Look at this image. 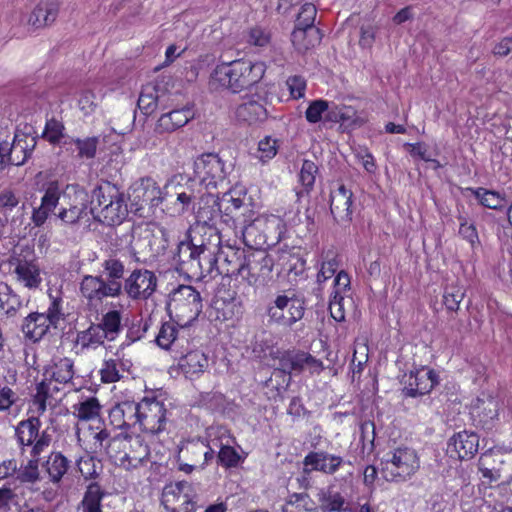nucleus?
<instances>
[{
    "label": "nucleus",
    "mask_w": 512,
    "mask_h": 512,
    "mask_svg": "<svg viewBox=\"0 0 512 512\" xmlns=\"http://www.w3.org/2000/svg\"><path fill=\"white\" fill-rule=\"evenodd\" d=\"M246 200L247 194L242 190H229L221 197L207 193L202 197L204 206L197 208L196 215L200 220L207 222L220 214L222 221L231 227L237 236L238 223L254 212Z\"/></svg>",
    "instance_id": "nucleus-1"
},
{
    "label": "nucleus",
    "mask_w": 512,
    "mask_h": 512,
    "mask_svg": "<svg viewBox=\"0 0 512 512\" xmlns=\"http://www.w3.org/2000/svg\"><path fill=\"white\" fill-rule=\"evenodd\" d=\"M264 73L265 65L262 62L235 60L218 64L211 74V82L239 93L257 84Z\"/></svg>",
    "instance_id": "nucleus-2"
},
{
    "label": "nucleus",
    "mask_w": 512,
    "mask_h": 512,
    "mask_svg": "<svg viewBox=\"0 0 512 512\" xmlns=\"http://www.w3.org/2000/svg\"><path fill=\"white\" fill-rule=\"evenodd\" d=\"M420 468L417 452L409 447H397L381 459V473L389 482L403 483Z\"/></svg>",
    "instance_id": "nucleus-3"
},
{
    "label": "nucleus",
    "mask_w": 512,
    "mask_h": 512,
    "mask_svg": "<svg viewBox=\"0 0 512 512\" xmlns=\"http://www.w3.org/2000/svg\"><path fill=\"white\" fill-rule=\"evenodd\" d=\"M198 183L195 180H188L185 183L169 181L164 186V200L166 207L173 205L174 212L177 214H184L188 211H195L196 204L204 206L202 197L207 193L201 194L200 190L196 189Z\"/></svg>",
    "instance_id": "nucleus-4"
},
{
    "label": "nucleus",
    "mask_w": 512,
    "mask_h": 512,
    "mask_svg": "<svg viewBox=\"0 0 512 512\" xmlns=\"http://www.w3.org/2000/svg\"><path fill=\"white\" fill-rule=\"evenodd\" d=\"M41 421L37 416L21 420L15 427V438L21 454L31 447V457L40 456L52 443V434L48 430L40 432Z\"/></svg>",
    "instance_id": "nucleus-5"
},
{
    "label": "nucleus",
    "mask_w": 512,
    "mask_h": 512,
    "mask_svg": "<svg viewBox=\"0 0 512 512\" xmlns=\"http://www.w3.org/2000/svg\"><path fill=\"white\" fill-rule=\"evenodd\" d=\"M200 293L192 286L181 285L170 295L168 310L186 322L194 321L202 312Z\"/></svg>",
    "instance_id": "nucleus-6"
},
{
    "label": "nucleus",
    "mask_w": 512,
    "mask_h": 512,
    "mask_svg": "<svg viewBox=\"0 0 512 512\" xmlns=\"http://www.w3.org/2000/svg\"><path fill=\"white\" fill-rule=\"evenodd\" d=\"M304 312V300L292 292L278 295L274 300V304L268 308L270 320L285 327H292L301 320Z\"/></svg>",
    "instance_id": "nucleus-7"
},
{
    "label": "nucleus",
    "mask_w": 512,
    "mask_h": 512,
    "mask_svg": "<svg viewBox=\"0 0 512 512\" xmlns=\"http://www.w3.org/2000/svg\"><path fill=\"white\" fill-rule=\"evenodd\" d=\"M197 494L191 483L179 481L163 489L161 503L168 512H194Z\"/></svg>",
    "instance_id": "nucleus-8"
},
{
    "label": "nucleus",
    "mask_w": 512,
    "mask_h": 512,
    "mask_svg": "<svg viewBox=\"0 0 512 512\" xmlns=\"http://www.w3.org/2000/svg\"><path fill=\"white\" fill-rule=\"evenodd\" d=\"M275 260L265 250H248L241 278L249 285L266 284L272 278Z\"/></svg>",
    "instance_id": "nucleus-9"
},
{
    "label": "nucleus",
    "mask_w": 512,
    "mask_h": 512,
    "mask_svg": "<svg viewBox=\"0 0 512 512\" xmlns=\"http://www.w3.org/2000/svg\"><path fill=\"white\" fill-rule=\"evenodd\" d=\"M274 360L278 361V367L275 369V372L289 375L291 373L300 374L306 368L311 373H319L323 370L321 360L299 349L278 350L275 352Z\"/></svg>",
    "instance_id": "nucleus-10"
},
{
    "label": "nucleus",
    "mask_w": 512,
    "mask_h": 512,
    "mask_svg": "<svg viewBox=\"0 0 512 512\" xmlns=\"http://www.w3.org/2000/svg\"><path fill=\"white\" fill-rule=\"evenodd\" d=\"M275 222H279V219L274 216L250 213L238 223L237 235L241 234L243 242L249 250H263L262 246L267 241L265 227Z\"/></svg>",
    "instance_id": "nucleus-11"
},
{
    "label": "nucleus",
    "mask_w": 512,
    "mask_h": 512,
    "mask_svg": "<svg viewBox=\"0 0 512 512\" xmlns=\"http://www.w3.org/2000/svg\"><path fill=\"white\" fill-rule=\"evenodd\" d=\"M166 412L162 401L145 397L137 402V424L143 432L158 434L165 429Z\"/></svg>",
    "instance_id": "nucleus-12"
},
{
    "label": "nucleus",
    "mask_w": 512,
    "mask_h": 512,
    "mask_svg": "<svg viewBox=\"0 0 512 512\" xmlns=\"http://www.w3.org/2000/svg\"><path fill=\"white\" fill-rule=\"evenodd\" d=\"M194 173L198 186L203 184L206 188H216L224 182L230 171L217 154L206 153L195 160Z\"/></svg>",
    "instance_id": "nucleus-13"
},
{
    "label": "nucleus",
    "mask_w": 512,
    "mask_h": 512,
    "mask_svg": "<svg viewBox=\"0 0 512 512\" xmlns=\"http://www.w3.org/2000/svg\"><path fill=\"white\" fill-rule=\"evenodd\" d=\"M80 293L87 300V305L96 306L103 299L120 296V286L113 281H106L102 276H83L80 282Z\"/></svg>",
    "instance_id": "nucleus-14"
},
{
    "label": "nucleus",
    "mask_w": 512,
    "mask_h": 512,
    "mask_svg": "<svg viewBox=\"0 0 512 512\" xmlns=\"http://www.w3.org/2000/svg\"><path fill=\"white\" fill-rule=\"evenodd\" d=\"M500 399L488 392H482L471 406V415L476 425L483 429H492L499 420Z\"/></svg>",
    "instance_id": "nucleus-15"
},
{
    "label": "nucleus",
    "mask_w": 512,
    "mask_h": 512,
    "mask_svg": "<svg viewBox=\"0 0 512 512\" xmlns=\"http://www.w3.org/2000/svg\"><path fill=\"white\" fill-rule=\"evenodd\" d=\"M438 382L439 376L434 370L422 367L403 375L401 379L402 394L412 398L423 396L430 393Z\"/></svg>",
    "instance_id": "nucleus-16"
},
{
    "label": "nucleus",
    "mask_w": 512,
    "mask_h": 512,
    "mask_svg": "<svg viewBox=\"0 0 512 512\" xmlns=\"http://www.w3.org/2000/svg\"><path fill=\"white\" fill-rule=\"evenodd\" d=\"M157 288V277L147 269H134L125 279L122 289L132 300H147Z\"/></svg>",
    "instance_id": "nucleus-17"
},
{
    "label": "nucleus",
    "mask_w": 512,
    "mask_h": 512,
    "mask_svg": "<svg viewBox=\"0 0 512 512\" xmlns=\"http://www.w3.org/2000/svg\"><path fill=\"white\" fill-rule=\"evenodd\" d=\"M346 464L341 456L330 454L327 451H311L303 459V471L309 474L312 471L321 472L325 475H334Z\"/></svg>",
    "instance_id": "nucleus-18"
},
{
    "label": "nucleus",
    "mask_w": 512,
    "mask_h": 512,
    "mask_svg": "<svg viewBox=\"0 0 512 512\" xmlns=\"http://www.w3.org/2000/svg\"><path fill=\"white\" fill-rule=\"evenodd\" d=\"M134 200L142 199V202L132 203L131 211L139 216H143L145 206L156 207L165 203L164 188L157 186L151 178H142L139 183L133 187Z\"/></svg>",
    "instance_id": "nucleus-19"
},
{
    "label": "nucleus",
    "mask_w": 512,
    "mask_h": 512,
    "mask_svg": "<svg viewBox=\"0 0 512 512\" xmlns=\"http://www.w3.org/2000/svg\"><path fill=\"white\" fill-rule=\"evenodd\" d=\"M198 222L187 232V238L192 246L198 247L200 252L218 250L221 244V236L217 228L209 225L210 221H203L199 218Z\"/></svg>",
    "instance_id": "nucleus-20"
},
{
    "label": "nucleus",
    "mask_w": 512,
    "mask_h": 512,
    "mask_svg": "<svg viewBox=\"0 0 512 512\" xmlns=\"http://www.w3.org/2000/svg\"><path fill=\"white\" fill-rule=\"evenodd\" d=\"M176 354L178 355L175 356L177 367L187 378L198 377L209 367V358L201 350H189L184 345V348L177 350Z\"/></svg>",
    "instance_id": "nucleus-21"
},
{
    "label": "nucleus",
    "mask_w": 512,
    "mask_h": 512,
    "mask_svg": "<svg viewBox=\"0 0 512 512\" xmlns=\"http://www.w3.org/2000/svg\"><path fill=\"white\" fill-rule=\"evenodd\" d=\"M353 193L344 185H340L330 194V211L334 220L340 225L352 221Z\"/></svg>",
    "instance_id": "nucleus-22"
},
{
    "label": "nucleus",
    "mask_w": 512,
    "mask_h": 512,
    "mask_svg": "<svg viewBox=\"0 0 512 512\" xmlns=\"http://www.w3.org/2000/svg\"><path fill=\"white\" fill-rule=\"evenodd\" d=\"M220 273L226 276H241L248 251L242 248L227 245L218 248Z\"/></svg>",
    "instance_id": "nucleus-23"
},
{
    "label": "nucleus",
    "mask_w": 512,
    "mask_h": 512,
    "mask_svg": "<svg viewBox=\"0 0 512 512\" xmlns=\"http://www.w3.org/2000/svg\"><path fill=\"white\" fill-rule=\"evenodd\" d=\"M91 214L99 222L112 226L121 224L126 218L128 209L125 203L124 194L119 193V197L112 200L111 203L105 204L104 209H98L97 207H91Z\"/></svg>",
    "instance_id": "nucleus-24"
},
{
    "label": "nucleus",
    "mask_w": 512,
    "mask_h": 512,
    "mask_svg": "<svg viewBox=\"0 0 512 512\" xmlns=\"http://www.w3.org/2000/svg\"><path fill=\"white\" fill-rule=\"evenodd\" d=\"M193 118L194 112L189 107L171 110L159 117L154 132L159 135L172 133L185 126Z\"/></svg>",
    "instance_id": "nucleus-25"
},
{
    "label": "nucleus",
    "mask_w": 512,
    "mask_h": 512,
    "mask_svg": "<svg viewBox=\"0 0 512 512\" xmlns=\"http://www.w3.org/2000/svg\"><path fill=\"white\" fill-rule=\"evenodd\" d=\"M478 447L479 436L466 430L454 434L448 442V451L454 452L460 460L472 458Z\"/></svg>",
    "instance_id": "nucleus-26"
},
{
    "label": "nucleus",
    "mask_w": 512,
    "mask_h": 512,
    "mask_svg": "<svg viewBox=\"0 0 512 512\" xmlns=\"http://www.w3.org/2000/svg\"><path fill=\"white\" fill-rule=\"evenodd\" d=\"M109 423L116 429L128 430L137 424V402L123 401L109 411Z\"/></svg>",
    "instance_id": "nucleus-27"
},
{
    "label": "nucleus",
    "mask_w": 512,
    "mask_h": 512,
    "mask_svg": "<svg viewBox=\"0 0 512 512\" xmlns=\"http://www.w3.org/2000/svg\"><path fill=\"white\" fill-rule=\"evenodd\" d=\"M184 332L183 327L178 328L173 322H165L159 330L156 343L165 350L173 348L176 353L177 350L183 349L185 344H189Z\"/></svg>",
    "instance_id": "nucleus-28"
},
{
    "label": "nucleus",
    "mask_w": 512,
    "mask_h": 512,
    "mask_svg": "<svg viewBox=\"0 0 512 512\" xmlns=\"http://www.w3.org/2000/svg\"><path fill=\"white\" fill-rule=\"evenodd\" d=\"M60 5L59 0H40L29 17V24L35 28L52 25L58 17Z\"/></svg>",
    "instance_id": "nucleus-29"
},
{
    "label": "nucleus",
    "mask_w": 512,
    "mask_h": 512,
    "mask_svg": "<svg viewBox=\"0 0 512 512\" xmlns=\"http://www.w3.org/2000/svg\"><path fill=\"white\" fill-rule=\"evenodd\" d=\"M166 91L159 84L148 83L142 87L137 106L145 115H151L163 102Z\"/></svg>",
    "instance_id": "nucleus-30"
},
{
    "label": "nucleus",
    "mask_w": 512,
    "mask_h": 512,
    "mask_svg": "<svg viewBox=\"0 0 512 512\" xmlns=\"http://www.w3.org/2000/svg\"><path fill=\"white\" fill-rule=\"evenodd\" d=\"M235 118L241 123L253 125L267 118V110L259 101L247 98L236 107Z\"/></svg>",
    "instance_id": "nucleus-31"
},
{
    "label": "nucleus",
    "mask_w": 512,
    "mask_h": 512,
    "mask_svg": "<svg viewBox=\"0 0 512 512\" xmlns=\"http://www.w3.org/2000/svg\"><path fill=\"white\" fill-rule=\"evenodd\" d=\"M54 324L45 313L33 312L25 317L22 331L27 338L36 342L43 338Z\"/></svg>",
    "instance_id": "nucleus-32"
},
{
    "label": "nucleus",
    "mask_w": 512,
    "mask_h": 512,
    "mask_svg": "<svg viewBox=\"0 0 512 512\" xmlns=\"http://www.w3.org/2000/svg\"><path fill=\"white\" fill-rule=\"evenodd\" d=\"M200 254V249L196 247V245L192 246L188 238L180 241L177 245V251L174 254L177 269L191 274L192 270H197L196 262Z\"/></svg>",
    "instance_id": "nucleus-33"
},
{
    "label": "nucleus",
    "mask_w": 512,
    "mask_h": 512,
    "mask_svg": "<svg viewBox=\"0 0 512 512\" xmlns=\"http://www.w3.org/2000/svg\"><path fill=\"white\" fill-rule=\"evenodd\" d=\"M125 454L127 455L124 468L130 470L132 468H137L147 460L150 455V450L140 435L129 434L128 448Z\"/></svg>",
    "instance_id": "nucleus-34"
},
{
    "label": "nucleus",
    "mask_w": 512,
    "mask_h": 512,
    "mask_svg": "<svg viewBox=\"0 0 512 512\" xmlns=\"http://www.w3.org/2000/svg\"><path fill=\"white\" fill-rule=\"evenodd\" d=\"M36 146V139L25 134H16L11 144L8 165L20 166L30 157Z\"/></svg>",
    "instance_id": "nucleus-35"
},
{
    "label": "nucleus",
    "mask_w": 512,
    "mask_h": 512,
    "mask_svg": "<svg viewBox=\"0 0 512 512\" xmlns=\"http://www.w3.org/2000/svg\"><path fill=\"white\" fill-rule=\"evenodd\" d=\"M291 37L295 49L300 53H305L319 45L322 39L321 32L317 27H295Z\"/></svg>",
    "instance_id": "nucleus-36"
},
{
    "label": "nucleus",
    "mask_w": 512,
    "mask_h": 512,
    "mask_svg": "<svg viewBox=\"0 0 512 512\" xmlns=\"http://www.w3.org/2000/svg\"><path fill=\"white\" fill-rule=\"evenodd\" d=\"M317 500L319 502L318 509L322 512H343L346 510L345 498L335 491L334 485H329L319 489L317 493Z\"/></svg>",
    "instance_id": "nucleus-37"
},
{
    "label": "nucleus",
    "mask_w": 512,
    "mask_h": 512,
    "mask_svg": "<svg viewBox=\"0 0 512 512\" xmlns=\"http://www.w3.org/2000/svg\"><path fill=\"white\" fill-rule=\"evenodd\" d=\"M71 461L61 452L53 451L42 464L49 480L53 484H59L70 468Z\"/></svg>",
    "instance_id": "nucleus-38"
},
{
    "label": "nucleus",
    "mask_w": 512,
    "mask_h": 512,
    "mask_svg": "<svg viewBox=\"0 0 512 512\" xmlns=\"http://www.w3.org/2000/svg\"><path fill=\"white\" fill-rule=\"evenodd\" d=\"M141 235L144 239L149 240L150 250L154 254L164 253L171 240V232L164 227H151L147 225L141 230Z\"/></svg>",
    "instance_id": "nucleus-39"
},
{
    "label": "nucleus",
    "mask_w": 512,
    "mask_h": 512,
    "mask_svg": "<svg viewBox=\"0 0 512 512\" xmlns=\"http://www.w3.org/2000/svg\"><path fill=\"white\" fill-rule=\"evenodd\" d=\"M106 496V491L97 482L90 483L83 498L78 505L81 512H102V500Z\"/></svg>",
    "instance_id": "nucleus-40"
},
{
    "label": "nucleus",
    "mask_w": 512,
    "mask_h": 512,
    "mask_svg": "<svg viewBox=\"0 0 512 512\" xmlns=\"http://www.w3.org/2000/svg\"><path fill=\"white\" fill-rule=\"evenodd\" d=\"M218 250L204 251L200 254L196 264L197 270H192L191 275L197 278L213 277L220 273Z\"/></svg>",
    "instance_id": "nucleus-41"
},
{
    "label": "nucleus",
    "mask_w": 512,
    "mask_h": 512,
    "mask_svg": "<svg viewBox=\"0 0 512 512\" xmlns=\"http://www.w3.org/2000/svg\"><path fill=\"white\" fill-rule=\"evenodd\" d=\"M74 374V362L68 357L55 359L45 371V375H49L52 380L60 384L70 383Z\"/></svg>",
    "instance_id": "nucleus-42"
},
{
    "label": "nucleus",
    "mask_w": 512,
    "mask_h": 512,
    "mask_svg": "<svg viewBox=\"0 0 512 512\" xmlns=\"http://www.w3.org/2000/svg\"><path fill=\"white\" fill-rule=\"evenodd\" d=\"M128 436L127 432L119 433L106 444V455L115 465L123 468L127 455L125 453L128 448Z\"/></svg>",
    "instance_id": "nucleus-43"
},
{
    "label": "nucleus",
    "mask_w": 512,
    "mask_h": 512,
    "mask_svg": "<svg viewBox=\"0 0 512 512\" xmlns=\"http://www.w3.org/2000/svg\"><path fill=\"white\" fill-rule=\"evenodd\" d=\"M281 512H318V505L307 493H293L282 505Z\"/></svg>",
    "instance_id": "nucleus-44"
},
{
    "label": "nucleus",
    "mask_w": 512,
    "mask_h": 512,
    "mask_svg": "<svg viewBox=\"0 0 512 512\" xmlns=\"http://www.w3.org/2000/svg\"><path fill=\"white\" fill-rule=\"evenodd\" d=\"M105 340H107V337L98 323H91L86 330L78 332L76 338V342L83 349L97 348L103 345Z\"/></svg>",
    "instance_id": "nucleus-45"
},
{
    "label": "nucleus",
    "mask_w": 512,
    "mask_h": 512,
    "mask_svg": "<svg viewBox=\"0 0 512 512\" xmlns=\"http://www.w3.org/2000/svg\"><path fill=\"white\" fill-rule=\"evenodd\" d=\"M18 280L28 288H37L41 283L40 271L37 265L28 261H20L15 267Z\"/></svg>",
    "instance_id": "nucleus-46"
},
{
    "label": "nucleus",
    "mask_w": 512,
    "mask_h": 512,
    "mask_svg": "<svg viewBox=\"0 0 512 512\" xmlns=\"http://www.w3.org/2000/svg\"><path fill=\"white\" fill-rule=\"evenodd\" d=\"M98 324L103 329L107 340L113 341L122 331V314L118 310H109L103 314Z\"/></svg>",
    "instance_id": "nucleus-47"
},
{
    "label": "nucleus",
    "mask_w": 512,
    "mask_h": 512,
    "mask_svg": "<svg viewBox=\"0 0 512 512\" xmlns=\"http://www.w3.org/2000/svg\"><path fill=\"white\" fill-rule=\"evenodd\" d=\"M121 191L114 184L103 181L97 185L92 191V204L97 203L98 209H104L105 204H109L112 200L119 197Z\"/></svg>",
    "instance_id": "nucleus-48"
},
{
    "label": "nucleus",
    "mask_w": 512,
    "mask_h": 512,
    "mask_svg": "<svg viewBox=\"0 0 512 512\" xmlns=\"http://www.w3.org/2000/svg\"><path fill=\"white\" fill-rule=\"evenodd\" d=\"M207 434V447L215 451H221L228 444L235 443V438L230 434L229 430L222 426L209 428Z\"/></svg>",
    "instance_id": "nucleus-49"
},
{
    "label": "nucleus",
    "mask_w": 512,
    "mask_h": 512,
    "mask_svg": "<svg viewBox=\"0 0 512 512\" xmlns=\"http://www.w3.org/2000/svg\"><path fill=\"white\" fill-rule=\"evenodd\" d=\"M22 306V301L19 296L13 292L11 287L1 282L0 283V308L7 315H14L17 310Z\"/></svg>",
    "instance_id": "nucleus-50"
},
{
    "label": "nucleus",
    "mask_w": 512,
    "mask_h": 512,
    "mask_svg": "<svg viewBox=\"0 0 512 512\" xmlns=\"http://www.w3.org/2000/svg\"><path fill=\"white\" fill-rule=\"evenodd\" d=\"M102 267L106 275V278L104 279L106 281H113L117 285H119L120 294H122V283L120 280L123 278L125 272L124 263L117 257L110 256L109 258L103 261Z\"/></svg>",
    "instance_id": "nucleus-51"
},
{
    "label": "nucleus",
    "mask_w": 512,
    "mask_h": 512,
    "mask_svg": "<svg viewBox=\"0 0 512 512\" xmlns=\"http://www.w3.org/2000/svg\"><path fill=\"white\" fill-rule=\"evenodd\" d=\"M74 413L80 421H89L99 416L101 405L97 398L90 397L73 406Z\"/></svg>",
    "instance_id": "nucleus-52"
},
{
    "label": "nucleus",
    "mask_w": 512,
    "mask_h": 512,
    "mask_svg": "<svg viewBox=\"0 0 512 512\" xmlns=\"http://www.w3.org/2000/svg\"><path fill=\"white\" fill-rule=\"evenodd\" d=\"M470 190L473 192L475 197L480 201L481 205L493 210H500L503 207V202L505 201V197L502 196L499 192L493 190H487L485 188H477Z\"/></svg>",
    "instance_id": "nucleus-53"
},
{
    "label": "nucleus",
    "mask_w": 512,
    "mask_h": 512,
    "mask_svg": "<svg viewBox=\"0 0 512 512\" xmlns=\"http://www.w3.org/2000/svg\"><path fill=\"white\" fill-rule=\"evenodd\" d=\"M39 457L40 456L31 457L24 466L18 468L17 479L21 483L34 484L41 480Z\"/></svg>",
    "instance_id": "nucleus-54"
},
{
    "label": "nucleus",
    "mask_w": 512,
    "mask_h": 512,
    "mask_svg": "<svg viewBox=\"0 0 512 512\" xmlns=\"http://www.w3.org/2000/svg\"><path fill=\"white\" fill-rule=\"evenodd\" d=\"M98 142L97 137H88L85 139H72L70 142L65 141L64 145L73 144L76 147L79 158L92 159L96 155Z\"/></svg>",
    "instance_id": "nucleus-55"
},
{
    "label": "nucleus",
    "mask_w": 512,
    "mask_h": 512,
    "mask_svg": "<svg viewBox=\"0 0 512 512\" xmlns=\"http://www.w3.org/2000/svg\"><path fill=\"white\" fill-rule=\"evenodd\" d=\"M318 173V166L311 160H304L301 166L299 180L304 187L305 191L308 192L312 189L316 174Z\"/></svg>",
    "instance_id": "nucleus-56"
},
{
    "label": "nucleus",
    "mask_w": 512,
    "mask_h": 512,
    "mask_svg": "<svg viewBox=\"0 0 512 512\" xmlns=\"http://www.w3.org/2000/svg\"><path fill=\"white\" fill-rule=\"evenodd\" d=\"M87 214L86 201L77 205H72L69 208H62L58 217L66 224L77 223L84 215Z\"/></svg>",
    "instance_id": "nucleus-57"
},
{
    "label": "nucleus",
    "mask_w": 512,
    "mask_h": 512,
    "mask_svg": "<svg viewBox=\"0 0 512 512\" xmlns=\"http://www.w3.org/2000/svg\"><path fill=\"white\" fill-rule=\"evenodd\" d=\"M328 110V101L318 99L310 102L305 112V118L310 124L324 121V115Z\"/></svg>",
    "instance_id": "nucleus-58"
},
{
    "label": "nucleus",
    "mask_w": 512,
    "mask_h": 512,
    "mask_svg": "<svg viewBox=\"0 0 512 512\" xmlns=\"http://www.w3.org/2000/svg\"><path fill=\"white\" fill-rule=\"evenodd\" d=\"M465 296L463 288L450 286L445 289L443 295V303L447 310L455 312L459 309V305Z\"/></svg>",
    "instance_id": "nucleus-59"
},
{
    "label": "nucleus",
    "mask_w": 512,
    "mask_h": 512,
    "mask_svg": "<svg viewBox=\"0 0 512 512\" xmlns=\"http://www.w3.org/2000/svg\"><path fill=\"white\" fill-rule=\"evenodd\" d=\"M232 445L233 444H228V446L217 452V462L223 467H236L241 460V456Z\"/></svg>",
    "instance_id": "nucleus-60"
},
{
    "label": "nucleus",
    "mask_w": 512,
    "mask_h": 512,
    "mask_svg": "<svg viewBox=\"0 0 512 512\" xmlns=\"http://www.w3.org/2000/svg\"><path fill=\"white\" fill-rule=\"evenodd\" d=\"M316 14H317L316 6L312 3H305L301 7L300 12L298 13L295 27H305V28L315 27L314 21L316 18Z\"/></svg>",
    "instance_id": "nucleus-61"
},
{
    "label": "nucleus",
    "mask_w": 512,
    "mask_h": 512,
    "mask_svg": "<svg viewBox=\"0 0 512 512\" xmlns=\"http://www.w3.org/2000/svg\"><path fill=\"white\" fill-rule=\"evenodd\" d=\"M50 382L42 381L36 386V394L33 397V402L37 405V412L42 415L46 411V402L51 396Z\"/></svg>",
    "instance_id": "nucleus-62"
},
{
    "label": "nucleus",
    "mask_w": 512,
    "mask_h": 512,
    "mask_svg": "<svg viewBox=\"0 0 512 512\" xmlns=\"http://www.w3.org/2000/svg\"><path fill=\"white\" fill-rule=\"evenodd\" d=\"M64 126L61 122L51 119L47 121L43 137L52 144H57L63 137Z\"/></svg>",
    "instance_id": "nucleus-63"
},
{
    "label": "nucleus",
    "mask_w": 512,
    "mask_h": 512,
    "mask_svg": "<svg viewBox=\"0 0 512 512\" xmlns=\"http://www.w3.org/2000/svg\"><path fill=\"white\" fill-rule=\"evenodd\" d=\"M344 297L340 294L339 290H334L333 296L329 302V310L331 317L337 322L345 320V311L343 305Z\"/></svg>",
    "instance_id": "nucleus-64"
}]
</instances>
